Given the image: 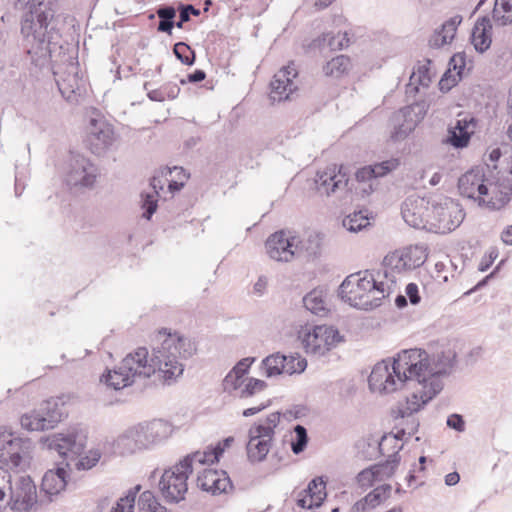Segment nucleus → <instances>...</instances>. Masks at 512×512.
Segmentation results:
<instances>
[{"label": "nucleus", "mask_w": 512, "mask_h": 512, "mask_svg": "<svg viewBox=\"0 0 512 512\" xmlns=\"http://www.w3.org/2000/svg\"><path fill=\"white\" fill-rule=\"evenodd\" d=\"M455 353L442 351L432 357L423 349L402 350L392 359H385L373 367L368 378L373 392L388 394L407 387L413 389L410 397L393 410L398 430L382 436L378 448L384 453L388 442L402 440L405 435L417 432L419 421L413 416L432 400L442 389V376L453 369Z\"/></svg>", "instance_id": "obj_1"}, {"label": "nucleus", "mask_w": 512, "mask_h": 512, "mask_svg": "<svg viewBox=\"0 0 512 512\" xmlns=\"http://www.w3.org/2000/svg\"><path fill=\"white\" fill-rule=\"evenodd\" d=\"M158 344L149 353L146 347H139L126 357L113 370H108L100 378L108 387L120 390L132 385L136 379H146L158 372L164 383L170 384L182 376L183 360L191 358L197 351L196 342L177 332L163 328L157 332Z\"/></svg>", "instance_id": "obj_2"}, {"label": "nucleus", "mask_w": 512, "mask_h": 512, "mask_svg": "<svg viewBox=\"0 0 512 512\" xmlns=\"http://www.w3.org/2000/svg\"><path fill=\"white\" fill-rule=\"evenodd\" d=\"M390 293V287L375 278L374 274L359 271L348 275L338 289V296L350 306L371 310L381 305Z\"/></svg>", "instance_id": "obj_3"}, {"label": "nucleus", "mask_w": 512, "mask_h": 512, "mask_svg": "<svg viewBox=\"0 0 512 512\" xmlns=\"http://www.w3.org/2000/svg\"><path fill=\"white\" fill-rule=\"evenodd\" d=\"M168 422L155 419L127 428L113 442V448L121 456L134 455L152 449L171 434Z\"/></svg>", "instance_id": "obj_4"}, {"label": "nucleus", "mask_w": 512, "mask_h": 512, "mask_svg": "<svg viewBox=\"0 0 512 512\" xmlns=\"http://www.w3.org/2000/svg\"><path fill=\"white\" fill-rule=\"evenodd\" d=\"M505 185L490 183L485 179L482 168L476 167L467 171L458 180V189L462 196L487 204L488 207L498 209L507 203L512 196V182L506 180Z\"/></svg>", "instance_id": "obj_5"}, {"label": "nucleus", "mask_w": 512, "mask_h": 512, "mask_svg": "<svg viewBox=\"0 0 512 512\" xmlns=\"http://www.w3.org/2000/svg\"><path fill=\"white\" fill-rule=\"evenodd\" d=\"M58 0H30L21 21V33L41 46L50 44L55 34Z\"/></svg>", "instance_id": "obj_6"}, {"label": "nucleus", "mask_w": 512, "mask_h": 512, "mask_svg": "<svg viewBox=\"0 0 512 512\" xmlns=\"http://www.w3.org/2000/svg\"><path fill=\"white\" fill-rule=\"evenodd\" d=\"M37 503L36 485L29 476H20L12 485L11 475L0 466V512L9 506L14 512H29Z\"/></svg>", "instance_id": "obj_7"}, {"label": "nucleus", "mask_w": 512, "mask_h": 512, "mask_svg": "<svg viewBox=\"0 0 512 512\" xmlns=\"http://www.w3.org/2000/svg\"><path fill=\"white\" fill-rule=\"evenodd\" d=\"M280 423V413L273 412L265 420L254 423L248 431L247 456L251 462H262L270 451L275 429Z\"/></svg>", "instance_id": "obj_8"}, {"label": "nucleus", "mask_w": 512, "mask_h": 512, "mask_svg": "<svg viewBox=\"0 0 512 512\" xmlns=\"http://www.w3.org/2000/svg\"><path fill=\"white\" fill-rule=\"evenodd\" d=\"M298 334L305 352L314 356H323L342 341L339 331L327 325H306Z\"/></svg>", "instance_id": "obj_9"}, {"label": "nucleus", "mask_w": 512, "mask_h": 512, "mask_svg": "<svg viewBox=\"0 0 512 512\" xmlns=\"http://www.w3.org/2000/svg\"><path fill=\"white\" fill-rule=\"evenodd\" d=\"M32 442L14 433L0 432V463L10 469L24 470L30 461Z\"/></svg>", "instance_id": "obj_10"}, {"label": "nucleus", "mask_w": 512, "mask_h": 512, "mask_svg": "<svg viewBox=\"0 0 512 512\" xmlns=\"http://www.w3.org/2000/svg\"><path fill=\"white\" fill-rule=\"evenodd\" d=\"M429 223L438 233H448L455 230L464 219L460 205L449 197H439L430 202Z\"/></svg>", "instance_id": "obj_11"}, {"label": "nucleus", "mask_w": 512, "mask_h": 512, "mask_svg": "<svg viewBox=\"0 0 512 512\" xmlns=\"http://www.w3.org/2000/svg\"><path fill=\"white\" fill-rule=\"evenodd\" d=\"M189 473L178 464L166 469L159 481L163 498L169 503H179L185 499L188 491L187 480Z\"/></svg>", "instance_id": "obj_12"}, {"label": "nucleus", "mask_w": 512, "mask_h": 512, "mask_svg": "<svg viewBox=\"0 0 512 512\" xmlns=\"http://www.w3.org/2000/svg\"><path fill=\"white\" fill-rule=\"evenodd\" d=\"M426 111L427 106L425 102H420L406 106L394 113L391 119L393 123L391 139L394 141L405 139L424 118Z\"/></svg>", "instance_id": "obj_13"}, {"label": "nucleus", "mask_w": 512, "mask_h": 512, "mask_svg": "<svg viewBox=\"0 0 512 512\" xmlns=\"http://www.w3.org/2000/svg\"><path fill=\"white\" fill-rule=\"evenodd\" d=\"M62 418V412L55 401H46L32 413L21 417V426L28 431H44L54 428Z\"/></svg>", "instance_id": "obj_14"}, {"label": "nucleus", "mask_w": 512, "mask_h": 512, "mask_svg": "<svg viewBox=\"0 0 512 512\" xmlns=\"http://www.w3.org/2000/svg\"><path fill=\"white\" fill-rule=\"evenodd\" d=\"M269 257L279 262H289L297 255V234L292 230L276 231L265 243Z\"/></svg>", "instance_id": "obj_15"}, {"label": "nucleus", "mask_w": 512, "mask_h": 512, "mask_svg": "<svg viewBox=\"0 0 512 512\" xmlns=\"http://www.w3.org/2000/svg\"><path fill=\"white\" fill-rule=\"evenodd\" d=\"M44 444L49 450L56 451L61 457L74 458L84 451L86 435L81 431L72 430L48 436Z\"/></svg>", "instance_id": "obj_16"}, {"label": "nucleus", "mask_w": 512, "mask_h": 512, "mask_svg": "<svg viewBox=\"0 0 512 512\" xmlns=\"http://www.w3.org/2000/svg\"><path fill=\"white\" fill-rule=\"evenodd\" d=\"M98 175V168L86 157L76 154L69 160L66 183L70 187H92Z\"/></svg>", "instance_id": "obj_17"}, {"label": "nucleus", "mask_w": 512, "mask_h": 512, "mask_svg": "<svg viewBox=\"0 0 512 512\" xmlns=\"http://www.w3.org/2000/svg\"><path fill=\"white\" fill-rule=\"evenodd\" d=\"M430 199L417 195L408 196L401 206L404 221L411 227L424 229L430 218Z\"/></svg>", "instance_id": "obj_18"}, {"label": "nucleus", "mask_w": 512, "mask_h": 512, "mask_svg": "<svg viewBox=\"0 0 512 512\" xmlns=\"http://www.w3.org/2000/svg\"><path fill=\"white\" fill-rule=\"evenodd\" d=\"M114 130L102 119L90 120L86 143L93 154H103L114 142Z\"/></svg>", "instance_id": "obj_19"}, {"label": "nucleus", "mask_w": 512, "mask_h": 512, "mask_svg": "<svg viewBox=\"0 0 512 512\" xmlns=\"http://www.w3.org/2000/svg\"><path fill=\"white\" fill-rule=\"evenodd\" d=\"M320 193L329 196L331 193L345 190L348 185L347 173L343 165H333L324 171L318 172L315 179Z\"/></svg>", "instance_id": "obj_20"}, {"label": "nucleus", "mask_w": 512, "mask_h": 512, "mask_svg": "<svg viewBox=\"0 0 512 512\" xmlns=\"http://www.w3.org/2000/svg\"><path fill=\"white\" fill-rule=\"evenodd\" d=\"M297 70L293 64H289L281 68L273 77L270 83V99L275 101H282L289 99L297 86L294 84L293 79L297 76Z\"/></svg>", "instance_id": "obj_21"}, {"label": "nucleus", "mask_w": 512, "mask_h": 512, "mask_svg": "<svg viewBox=\"0 0 512 512\" xmlns=\"http://www.w3.org/2000/svg\"><path fill=\"white\" fill-rule=\"evenodd\" d=\"M476 128V119L469 115L459 114L455 125L448 128L446 142L456 149L468 146Z\"/></svg>", "instance_id": "obj_22"}, {"label": "nucleus", "mask_w": 512, "mask_h": 512, "mask_svg": "<svg viewBox=\"0 0 512 512\" xmlns=\"http://www.w3.org/2000/svg\"><path fill=\"white\" fill-rule=\"evenodd\" d=\"M197 486L213 495L221 494L231 487L230 478L224 471L206 468L197 477Z\"/></svg>", "instance_id": "obj_23"}, {"label": "nucleus", "mask_w": 512, "mask_h": 512, "mask_svg": "<svg viewBox=\"0 0 512 512\" xmlns=\"http://www.w3.org/2000/svg\"><path fill=\"white\" fill-rule=\"evenodd\" d=\"M78 67L70 63L64 72L54 71L56 84L61 95L70 100L73 95L80 94L83 86L82 79L78 76Z\"/></svg>", "instance_id": "obj_24"}, {"label": "nucleus", "mask_w": 512, "mask_h": 512, "mask_svg": "<svg viewBox=\"0 0 512 512\" xmlns=\"http://www.w3.org/2000/svg\"><path fill=\"white\" fill-rule=\"evenodd\" d=\"M68 476V471L64 466L48 470L42 478L41 491L50 497L58 495L65 489Z\"/></svg>", "instance_id": "obj_25"}, {"label": "nucleus", "mask_w": 512, "mask_h": 512, "mask_svg": "<svg viewBox=\"0 0 512 512\" xmlns=\"http://www.w3.org/2000/svg\"><path fill=\"white\" fill-rule=\"evenodd\" d=\"M491 29L492 25L488 17H482L476 21L472 29L471 41L478 52L483 53L489 49L492 42Z\"/></svg>", "instance_id": "obj_26"}, {"label": "nucleus", "mask_w": 512, "mask_h": 512, "mask_svg": "<svg viewBox=\"0 0 512 512\" xmlns=\"http://www.w3.org/2000/svg\"><path fill=\"white\" fill-rule=\"evenodd\" d=\"M391 489L390 484L380 485L368 493L363 499L356 502L353 508L357 511H363L366 506L376 507L389 497Z\"/></svg>", "instance_id": "obj_27"}, {"label": "nucleus", "mask_w": 512, "mask_h": 512, "mask_svg": "<svg viewBox=\"0 0 512 512\" xmlns=\"http://www.w3.org/2000/svg\"><path fill=\"white\" fill-rule=\"evenodd\" d=\"M304 307L312 314L325 316L328 312L325 293L322 289H314L303 297Z\"/></svg>", "instance_id": "obj_28"}, {"label": "nucleus", "mask_w": 512, "mask_h": 512, "mask_svg": "<svg viewBox=\"0 0 512 512\" xmlns=\"http://www.w3.org/2000/svg\"><path fill=\"white\" fill-rule=\"evenodd\" d=\"M431 63L429 59L426 60V64L419 65L417 71H413L410 76L409 83L406 87V93L408 95H415L419 91V86L428 87L431 82L430 69L428 65Z\"/></svg>", "instance_id": "obj_29"}, {"label": "nucleus", "mask_w": 512, "mask_h": 512, "mask_svg": "<svg viewBox=\"0 0 512 512\" xmlns=\"http://www.w3.org/2000/svg\"><path fill=\"white\" fill-rule=\"evenodd\" d=\"M322 238L317 232H310L305 239L297 235V255L305 253L307 257H315L319 254Z\"/></svg>", "instance_id": "obj_30"}, {"label": "nucleus", "mask_w": 512, "mask_h": 512, "mask_svg": "<svg viewBox=\"0 0 512 512\" xmlns=\"http://www.w3.org/2000/svg\"><path fill=\"white\" fill-rule=\"evenodd\" d=\"M400 450L401 447H398L397 450L388 455V459L385 462L372 465L378 481L388 479L394 474L401 459L399 456Z\"/></svg>", "instance_id": "obj_31"}, {"label": "nucleus", "mask_w": 512, "mask_h": 512, "mask_svg": "<svg viewBox=\"0 0 512 512\" xmlns=\"http://www.w3.org/2000/svg\"><path fill=\"white\" fill-rule=\"evenodd\" d=\"M286 356L280 353L272 354L262 360L261 368L263 374L268 377H274L285 373Z\"/></svg>", "instance_id": "obj_32"}, {"label": "nucleus", "mask_w": 512, "mask_h": 512, "mask_svg": "<svg viewBox=\"0 0 512 512\" xmlns=\"http://www.w3.org/2000/svg\"><path fill=\"white\" fill-rule=\"evenodd\" d=\"M156 14L159 18L158 32L171 35L173 28L176 27V9L170 5H161L158 7Z\"/></svg>", "instance_id": "obj_33"}, {"label": "nucleus", "mask_w": 512, "mask_h": 512, "mask_svg": "<svg viewBox=\"0 0 512 512\" xmlns=\"http://www.w3.org/2000/svg\"><path fill=\"white\" fill-rule=\"evenodd\" d=\"M492 18L499 26L512 23V0H495Z\"/></svg>", "instance_id": "obj_34"}, {"label": "nucleus", "mask_w": 512, "mask_h": 512, "mask_svg": "<svg viewBox=\"0 0 512 512\" xmlns=\"http://www.w3.org/2000/svg\"><path fill=\"white\" fill-rule=\"evenodd\" d=\"M401 252L405 259L404 265H407L409 270L420 267L427 258L425 249L418 245L406 247Z\"/></svg>", "instance_id": "obj_35"}, {"label": "nucleus", "mask_w": 512, "mask_h": 512, "mask_svg": "<svg viewBox=\"0 0 512 512\" xmlns=\"http://www.w3.org/2000/svg\"><path fill=\"white\" fill-rule=\"evenodd\" d=\"M351 67V61L348 56L339 55L326 63L323 67L325 75L338 78L345 74Z\"/></svg>", "instance_id": "obj_36"}, {"label": "nucleus", "mask_w": 512, "mask_h": 512, "mask_svg": "<svg viewBox=\"0 0 512 512\" xmlns=\"http://www.w3.org/2000/svg\"><path fill=\"white\" fill-rule=\"evenodd\" d=\"M370 224L367 212H354L343 219V227L350 232H358Z\"/></svg>", "instance_id": "obj_37"}, {"label": "nucleus", "mask_w": 512, "mask_h": 512, "mask_svg": "<svg viewBox=\"0 0 512 512\" xmlns=\"http://www.w3.org/2000/svg\"><path fill=\"white\" fill-rule=\"evenodd\" d=\"M405 259L401 251H394L388 254L384 260L383 265L385 267L384 276L388 277V269L391 271L402 272L409 270L407 265H404Z\"/></svg>", "instance_id": "obj_38"}, {"label": "nucleus", "mask_w": 512, "mask_h": 512, "mask_svg": "<svg viewBox=\"0 0 512 512\" xmlns=\"http://www.w3.org/2000/svg\"><path fill=\"white\" fill-rule=\"evenodd\" d=\"M141 486L137 485L130 489L127 494L120 498L116 506L112 508L111 512H134L135 500Z\"/></svg>", "instance_id": "obj_39"}, {"label": "nucleus", "mask_w": 512, "mask_h": 512, "mask_svg": "<svg viewBox=\"0 0 512 512\" xmlns=\"http://www.w3.org/2000/svg\"><path fill=\"white\" fill-rule=\"evenodd\" d=\"M319 45H326L331 50H341L344 47L348 46L349 38L347 34H333V33H325L322 38L319 39Z\"/></svg>", "instance_id": "obj_40"}, {"label": "nucleus", "mask_w": 512, "mask_h": 512, "mask_svg": "<svg viewBox=\"0 0 512 512\" xmlns=\"http://www.w3.org/2000/svg\"><path fill=\"white\" fill-rule=\"evenodd\" d=\"M295 438L291 441V450L294 454L298 455L302 453L309 441L307 429L298 424L294 427Z\"/></svg>", "instance_id": "obj_41"}, {"label": "nucleus", "mask_w": 512, "mask_h": 512, "mask_svg": "<svg viewBox=\"0 0 512 512\" xmlns=\"http://www.w3.org/2000/svg\"><path fill=\"white\" fill-rule=\"evenodd\" d=\"M267 388V383L257 378H248L247 382L243 384L241 390L238 392L239 398H249L255 394L264 391Z\"/></svg>", "instance_id": "obj_42"}, {"label": "nucleus", "mask_w": 512, "mask_h": 512, "mask_svg": "<svg viewBox=\"0 0 512 512\" xmlns=\"http://www.w3.org/2000/svg\"><path fill=\"white\" fill-rule=\"evenodd\" d=\"M325 488L323 479L315 478L309 482L307 489H305L303 493H309L316 504H322L326 497Z\"/></svg>", "instance_id": "obj_43"}, {"label": "nucleus", "mask_w": 512, "mask_h": 512, "mask_svg": "<svg viewBox=\"0 0 512 512\" xmlns=\"http://www.w3.org/2000/svg\"><path fill=\"white\" fill-rule=\"evenodd\" d=\"M173 53L181 63L192 65L195 61V52L184 42H178L173 47Z\"/></svg>", "instance_id": "obj_44"}, {"label": "nucleus", "mask_w": 512, "mask_h": 512, "mask_svg": "<svg viewBox=\"0 0 512 512\" xmlns=\"http://www.w3.org/2000/svg\"><path fill=\"white\" fill-rule=\"evenodd\" d=\"M141 199V207L144 210L142 216L143 218L150 220L158 208L157 195H154V193L143 192L141 194Z\"/></svg>", "instance_id": "obj_45"}, {"label": "nucleus", "mask_w": 512, "mask_h": 512, "mask_svg": "<svg viewBox=\"0 0 512 512\" xmlns=\"http://www.w3.org/2000/svg\"><path fill=\"white\" fill-rule=\"evenodd\" d=\"M12 49L13 44L9 40L7 33L0 32V73L4 71Z\"/></svg>", "instance_id": "obj_46"}, {"label": "nucleus", "mask_w": 512, "mask_h": 512, "mask_svg": "<svg viewBox=\"0 0 512 512\" xmlns=\"http://www.w3.org/2000/svg\"><path fill=\"white\" fill-rule=\"evenodd\" d=\"M466 66V55L464 52L454 54L449 61V68L447 71H451L456 77L462 79V75Z\"/></svg>", "instance_id": "obj_47"}, {"label": "nucleus", "mask_w": 512, "mask_h": 512, "mask_svg": "<svg viewBox=\"0 0 512 512\" xmlns=\"http://www.w3.org/2000/svg\"><path fill=\"white\" fill-rule=\"evenodd\" d=\"M399 165L400 161L399 159L396 158H392L372 165V168L374 170V178L383 177L387 175L391 171L397 169Z\"/></svg>", "instance_id": "obj_48"}, {"label": "nucleus", "mask_w": 512, "mask_h": 512, "mask_svg": "<svg viewBox=\"0 0 512 512\" xmlns=\"http://www.w3.org/2000/svg\"><path fill=\"white\" fill-rule=\"evenodd\" d=\"M244 381V377L231 370L223 380V388L229 393L240 391Z\"/></svg>", "instance_id": "obj_49"}, {"label": "nucleus", "mask_w": 512, "mask_h": 512, "mask_svg": "<svg viewBox=\"0 0 512 512\" xmlns=\"http://www.w3.org/2000/svg\"><path fill=\"white\" fill-rule=\"evenodd\" d=\"M307 367V361L301 357L286 356L285 373L292 375L295 373H302Z\"/></svg>", "instance_id": "obj_50"}, {"label": "nucleus", "mask_w": 512, "mask_h": 512, "mask_svg": "<svg viewBox=\"0 0 512 512\" xmlns=\"http://www.w3.org/2000/svg\"><path fill=\"white\" fill-rule=\"evenodd\" d=\"M178 11H179V20L176 22V27L179 29L183 28L184 23H186L190 20L191 15H194V16L200 15V10L196 9L191 4L179 3Z\"/></svg>", "instance_id": "obj_51"}, {"label": "nucleus", "mask_w": 512, "mask_h": 512, "mask_svg": "<svg viewBox=\"0 0 512 512\" xmlns=\"http://www.w3.org/2000/svg\"><path fill=\"white\" fill-rule=\"evenodd\" d=\"M461 20L462 19L460 16H454L449 20L445 21L442 24L441 28L439 29V32H441V34L445 36L448 43H450L453 40L456 34L457 26L461 23Z\"/></svg>", "instance_id": "obj_52"}, {"label": "nucleus", "mask_w": 512, "mask_h": 512, "mask_svg": "<svg viewBox=\"0 0 512 512\" xmlns=\"http://www.w3.org/2000/svg\"><path fill=\"white\" fill-rule=\"evenodd\" d=\"M203 459H205V454L200 451H196L194 453L188 454L185 456L178 465L181 466L185 471L189 474L193 471V463L203 464Z\"/></svg>", "instance_id": "obj_53"}, {"label": "nucleus", "mask_w": 512, "mask_h": 512, "mask_svg": "<svg viewBox=\"0 0 512 512\" xmlns=\"http://www.w3.org/2000/svg\"><path fill=\"white\" fill-rule=\"evenodd\" d=\"M356 480L359 486L362 488H368L372 486L375 481H378L372 466L363 469L361 472H359L356 477Z\"/></svg>", "instance_id": "obj_54"}, {"label": "nucleus", "mask_w": 512, "mask_h": 512, "mask_svg": "<svg viewBox=\"0 0 512 512\" xmlns=\"http://www.w3.org/2000/svg\"><path fill=\"white\" fill-rule=\"evenodd\" d=\"M461 79L459 77L451 74V71H446L439 81L440 90L443 92H448L452 87H454Z\"/></svg>", "instance_id": "obj_55"}, {"label": "nucleus", "mask_w": 512, "mask_h": 512, "mask_svg": "<svg viewBox=\"0 0 512 512\" xmlns=\"http://www.w3.org/2000/svg\"><path fill=\"white\" fill-rule=\"evenodd\" d=\"M156 503L157 500L155 499L153 493L150 491H144L139 496L138 505L142 510L146 512H149V510L152 509Z\"/></svg>", "instance_id": "obj_56"}, {"label": "nucleus", "mask_w": 512, "mask_h": 512, "mask_svg": "<svg viewBox=\"0 0 512 512\" xmlns=\"http://www.w3.org/2000/svg\"><path fill=\"white\" fill-rule=\"evenodd\" d=\"M223 452L224 448H221L220 445L216 446L215 448L203 451L202 453L205 454L203 464H214L215 462H218Z\"/></svg>", "instance_id": "obj_57"}, {"label": "nucleus", "mask_w": 512, "mask_h": 512, "mask_svg": "<svg viewBox=\"0 0 512 512\" xmlns=\"http://www.w3.org/2000/svg\"><path fill=\"white\" fill-rule=\"evenodd\" d=\"M255 360V357L243 358L233 367L232 371L244 377L248 373L250 366L255 362Z\"/></svg>", "instance_id": "obj_58"}, {"label": "nucleus", "mask_w": 512, "mask_h": 512, "mask_svg": "<svg viewBox=\"0 0 512 512\" xmlns=\"http://www.w3.org/2000/svg\"><path fill=\"white\" fill-rule=\"evenodd\" d=\"M447 426L458 432H463L465 430V421L461 415L452 414L447 418Z\"/></svg>", "instance_id": "obj_59"}, {"label": "nucleus", "mask_w": 512, "mask_h": 512, "mask_svg": "<svg viewBox=\"0 0 512 512\" xmlns=\"http://www.w3.org/2000/svg\"><path fill=\"white\" fill-rule=\"evenodd\" d=\"M304 410L305 409L303 407H301V406H295L292 409H287L283 413L279 412L280 413V419L284 418L285 420L290 422L292 420L301 418L302 416L305 415Z\"/></svg>", "instance_id": "obj_60"}, {"label": "nucleus", "mask_w": 512, "mask_h": 512, "mask_svg": "<svg viewBox=\"0 0 512 512\" xmlns=\"http://www.w3.org/2000/svg\"><path fill=\"white\" fill-rule=\"evenodd\" d=\"M405 292L411 304L417 305L420 302L421 298L419 296V289L417 284L409 283L405 288Z\"/></svg>", "instance_id": "obj_61"}, {"label": "nucleus", "mask_w": 512, "mask_h": 512, "mask_svg": "<svg viewBox=\"0 0 512 512\" xmlns=\"http://www.w3.org/2000/svg\"><path fill=\"white\" fill-rule=\"evenodd\" d=\"M297 505L304 509H312L315 507H319L321 504H316V502L310 497L309 493H301L299 498L297 499Z\"/></svg>", "instance_id": "obj_62"}, {"label": "nucleus", "mask_w": 512, "mask_h": 512, "mask_svg": "<svg viewBox=\"0 0 512 512\" xmlns=\"http://www.w3.org/2000/svg\"><path fill=\"white\" fill-rule=\"evenodd\" d=\"M164 99H175L179 92L180 88L176 83H167L162 86Z\"/></svg>", "instance_id": "obj_63"}, {"label": "nucleus", "mask_w": 512, "mask_h": 512, "mask_svg": "<svg viewBox=\"0 0 512 512\" xmlns=\"http://www.w3.org/2000/svg\"><path fill=\"white\" fill-rule=\"evenodd\" d=\"M374 178V170L372 165L365 166L356 172V179L359 182H365Z\"/></svg>", "instance_id": "obj_64"}]
</instances>
